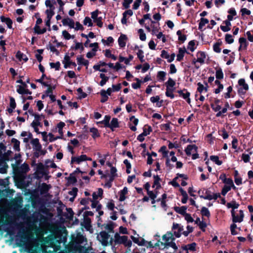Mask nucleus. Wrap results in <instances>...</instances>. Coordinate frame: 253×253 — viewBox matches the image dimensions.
<instances>
[{
    "mask_svg": "<svg viewBox=\"0 0 253 253\" xmlns=\"http://www.w3.org/2000/svg\"><path fill=\"white\" fill-rule=\"evenodd\" d=\"M57 243H60L56 234H52L44 238L40 235L37 238L28 241L25 244V250L28 253H47L46 248H55Z\"/></svg>",
    "mask_w": 253,
    "mask_h": 253,
    "instance_id": "nucleus-1",
    "label": "nucleus"
},
{
    "mask_svg": "<svg viewBox=\"0 0 253 253\" xmlns=\"http://www.w3.org/2000/svg\"><path fill=\"white\" fill-rule=\"evenodd\" d=\"M175 238L172 232H168L162 237L163 243L162 242V244H164L165 248L169 247L172 248L174 250L177 249V247L175 244L173 242Z\"/></svg>",
    "mask_w": 253,
    "mask_h": 253,
    "instance_id": "nucleus-2",
    "label": "nucleus"
},
{
    "mask_svg": "<svg viewBox=\"0 0 253 253\" xmlns=\"http://www.w3.org/2000/svg\"><path fill=\"white\" fill-rule=\"evenodd\" d=\"M231 215L232 221L234 223H240L243 221L244 214L242 210H240L238 212H236L234 210H232Z\"/></svg>",
    "mask_w": 253,
    "mask_h": 253,
    "instance_id": "nucleus-3",
    "label": "nucleus"
},
{
    "mask_svg": "<svg viewBox=\"0 0 253 253\" xmlns=\"http://www.w3.org/2000/svg\"><path fill=\"white\" fill-rule=\"evenodd\" d=\"M36 173L37 178L39 179L42 177L44 174H49V171L42 164L40 163L37 166Z\"/></svg>",
    "mask_w": 253,
    "mask_h": 253,
    "instance_id": "nucleus-4",
    "label": "nucleus"
},
{
    "mask_svg": "<svg viewBox=\"0 0 253 253\" xmlns=\"http://www.w3.org/2000/svg\"><path fill=\"white\" fill-rule=\"evenodd\" d=\"M173 235L177 238L180 237L183 231V226L181 224L173 223L172 227Z\"/></svg>",
    "mask_w": 253,
    "mask_h": 253,
    "instance_id": "nucleus-5",
    "label": "nucleus"
},
{
    "mask_svg": "<svg viewBox=\"0 0 253 253\" xmlns=\"http://www.w3.org/2000/svg\"><path fill=\"white\" fill-rule=\"evenodd\" d=\"M98 240L103 245L106 246L108 243L110 235L105 231H102L97 236Z\"/></svg>",
    "mask_w": 253,
    "mask_h": 253,
    "instance_id": "nucleus-6",
    "label": "nucleus"
},
{
    "mask_svg": "<svg viewBox=\"0 0 253 253\" xmlns=\"http://www.w3.org/2000/svg\"><path fill=\"white\" fill-rule=\"evenodd\" d=\"M31 144L32 145L34 149L41 152L42 154H44V152L42 150V146L39 142V139L32 138L31 141Z\"/></svg>",
    "mask_w": 253,
    "mask_h": 253,
    "instance_id": "nucleus-7",
    "label": "nucleus"
},
{
    "mask_svg": "<svg viewBox=\"0 0 253 253\" xmlns=\"http://www.w3.org/2000/svg\"><path fill=\"white\" fill-rule=\"evenodd\" d=\"M238 84L241 86L238 89L239 93L245 94L246 91L249 89L248 85L246 83L245 80L243 79H240L238 81Z\"/></svg>",
    "mask_w": 253,
    "mask_h": 253,
    "instance_id": "nucleus-8",
    "label": "nucleus"
},
{
    "mask_svg": "<svg viewBox=\"0 0 253 253\" xmlns=\"http://www.w3.org/2000/svg\"><path fill=\"white\" fill-rule=\"evenodd\" d=\"M177 92L179 94L180 96H182L183 99L186 100V101L187 102L188 104H190L191 103V99L189 97L190 95V93L188 92L186 89H183V90H178Z\"/></svg>",
    "mask_w": 253,
    "mask_h": 253,
    "instance_id": "nucleus-9",
    "label": "nucleus"
},
{
    "mask_svg": "<svg viewBox=\"0 0 253 253\" xmlns=\"http://www.w3.org/2000/svg\"><path fill=\"white\" fill-rule=\"evenodd\" d=\"M63 63L64 64V67L65 68H67L71 65H72L74 67L76 66V63L72 62L71 60L70 57L68 55H66L64 56V59L63 60Z\"/></svg>",
    "mask_w": 253,
    "mask_h": 253,
    "instance_id": "nucleus-10",
    "label": "nucleus"
},
{
    "mask_svg": "<svg viewBox=\"0 0 253 253\" xmlns=\"http://www.w3.org/2000/svg\"><path fill=\"white\" fill-rule=\"evenodd\" d=\"M44 117L42 115H36L35 116V120L31 123V126L32 127H38V126H42L40 121L42 119H44Z\"/></svg>",
    "mask_w": 253,
    "mask_h": 253,
    "instance_id": "nucleus-11",
    "label": "nucleus"
},
{
    "mask_svg": "<svg viewBox=\"0 0 253 253\" xmlns=\"http://www.w3.org/2000/svg\"><path fill=\"white\" fill-rule=\"evenodd\" d=\"M87 160H90V159H87L85 155H82L80 157H72L71 163H77V164H80L81 162Z\"/></svg>",
    "mask_w": 253,
    "mask_h": 253,
    "instance_id": "nucleus-12",
    "label": "nucleus"
},
{
    "mask_svg": "<svg viewBox=\"0 0 253 253\" xmlns=\"http://www.w3.org/2000/svg\"><path fill=\"white\" fill-rule=\"evenodd\" d=\"M197 59L196 61L193 60V62L194 63H196V62H199L201 64H203L205 62V60L206 59V54L205 52L203 51H199L197 53Z\"/></svg>",
    "mask_w": 253,
    "mask_h": 253,
    "instance_id": "nucleus-13",
    "label": "nucleus"
},
{
    "mask_svg": "<svg viewBox=\"0 0 253 253\" xmlns=\"http://www.w3.org/2000/svg\"><path fill=\"white\" fill-rule=\"evenodd\" d=\"M16 91L18 93L22 95L31 94L32 93L30 90L21 85H18L16 86Z\"/></svg>",
    "mask_w": 253,
    "mask_h": 253,
    "instance_id": "nucleus-14",
    "label": "nucleus"
},
{
    "mask_svg": "<svg viewBox=\"0 0 253 253\" xmlns=\"http://www.w3.org/2000/svg\"><path fill=\"white\" fill-rule=\"evenodd\" d=\"M187 155L190 156L197 151V147L195 145H189L185 150Z\"/></svg>",
    "mask_w": 253,
    "mask_h": 253,
    "instance_id": "nucleus-15",
    "label": "nucleus"
},
{
    "mask_svg": "<svg viewBox=\"0 0 253 253\" xmlns=\"http://www.w3.org/2000/svg\"><path fill=\"white\" fill-rule=\"evenodd\" d=\"M133 15V11L131 9H128L124 12L123 14V17L121 20L123 24H126L127 22L126 17L127 16H131Z\"/></svg>",
    "mask_w": 253,
    "mask_h": 253,
    "instance_id": "nucleus-16",
    "label": "nucleus"
},
{
    "mask_svg": "<svg viewBox=\"0 0 253 253\" xmlns=\"http://www.w3.org/2000/svg\"><path fill=\"white\" fill-rule=\"evenodd\" d=\"M91 219L88 217H84V221L81 223L87 230L90 231L91 228Z\"/></svg>",
    "mask_w": 253,
    "mask_h": 253,
    "instance_id": "nucleus-17",
    "label": "nucleus"
},
{
    "mask_svg": "<svg viewBox=\"0 0 253 253\" xmlns=\"http://www.w3.org/2000/svg\"><path fill=\"white\" fill-rule=\"evenodd\" d=\"M239 42L240 43L239 50L246 49L248 44L246 39L244 38H240L239 40Z\"/></svg>",
    "mask_w": 253,
    "mask_h": 253,
    "instance_id": "nucleus-18",
    "label": "nucleus"
},
{
    "mask_svg": "<svg viewBox=\"0 0 253 253\" xmlns=\"http://www.w3.org/2000/svg\"><path fill=\"white\" fill-rule=\"evenodd\" d=\"M62 22L63 25L64 26H68L70 28H74V21L68 17L63 19L62 21Z\"/></svg>",
    "mask_w": 253,
    "mask_h": 253,
    "instance_id": "nucleus-19",
    "label": "nucleus"
},
{
    "mask_svg": "<svg viewBox=\"0 0 253 253\" xmlns=\"http://www.w3.org/2000/svg\"><path fill=\"white\" fill-rule=\"evenodd\" d=\"M127 40V38L125 35H121L118 39L119 46L121 47H124L126 46Z\"/></svg>",
    "mask_w": 253,
    "mask_h": 253,
    "instance_id": "nucleus-20",
    "label": "nucleus"
},
{
    "mask_svg": "<svg viewBox=\"0 0 253 253\" xmlns=\"http://www.w3.org/2000/svg\"><path fill=\"white\" fill-rule=\"evenodd\" d=\"M115 238L116 241L120 243H126L127 240V237L126 236H120L118 233H116L115 235Z\"/></svg>",
    "mask_w": 253,
    "mask_h": 253,
    "instance_id": "nucleus-21",
    "label": "nucleus"
},
{
    "mask_svg": "<svg viewBox=\"0 0 253 253\" xmlns=\"http://www.w3.org/2000/svg\"><path fill=\"white\" fill-rule=\"evenodd\" d=\"M174 210L176 212L184 216L186 213L187 207L185 206L175 207H174Z\"/></svg>",
    "mask_w": 253,
    "mask_h": 253,
    "instance_id": "nucleus-22",
    "label": "nucleus"
},
{
    "mask_svg": "<svg viewBox=\"0 0 253 253\" xmlns=\"http://www.w3.org/2000/svg\"><path fill=\"white\" fill-rule=\"evenodd\" d=\"M201 192L202 194L200 196L201 198L209 200H212L211 194L210 193L209 191L207 190L206 191L205 195H204L203 191H202L201 190L199 191V194H200Z\"/></svg>",
    "mask_w": 253,
    "mask_h": 253,
    "instance_id": "nucleus-23",
    "label": "nucleus"
},
{
    "mask_svg": "<svg viewBox=\"0 0 253 253\" xmlns=\"http://www.w3.org/2000/svg\"><path fill=\"white\" fill-rule=\"evenodd\" d=\"M118 127H119L118 120L117 118H113L108 127H110L112 130H114V128Z\"/></svg>",
    "mask_w": 253,
    "mask_h": 253,
    "instance_id": "nucleus-24",
    "label": "nucleus"
},
{
    "mask_svg": "<svg viewBox=\"0 0 253 253\" xmlns=\"http://www.w3.org/2000/svg\"><path fill=\"white\" fill-rule=\"evenodd\" d=\"M103 190L101 188H98L97 191L92 194L93 199L96 200L99 197H102Z\"/></svg>",
    "mask_w": 253,
    "mask_h": 253,
    "instance_id": "nucleus-25",
    "label": "nucleus"
},
{
    "mask_svg": "<svg viewBox=\"0 0 253 253\" xmlns=\"http://www.w3.org/2000/svg\"><path fill=\"white\" fill-rule=\"evenodd\" d=\"M109 166L111 167L110 176L109 180L111 181H112L114 180V177L117 175V169H116V168L112 167L110 164H109Z\"/></svg>",
    "mask_w": 253,
    "mask_h": 253,
    "instance_id": "nucleus-26",
    "label": "nucleus"
},
{
    "mask_svg": "<svg viewBox=\"0 0 253 253\" xmlns=\"http://www.w3.org/2000/svg\"><path fill=\"white\" fill-rule=\"evenodd\" d=\"M51 188L50 185H47L46 183H42L40 187V191L42 194H45L48 192L49 189Z\"/></svg>",
    "mask_w": 253,
    "mask_h": 253,
    "instance_id": "nucleus-27",
    "label": "nucleus"
},
{
    "mask_svg": "<svg viewBox=\"0 0 253 253\" xmlns=\"http://www.w3.org/2000/svg\"><path fill=\"white\" fill-rule=\"evenodd\" d=\"M186 52V50L185 48H180L178 50V53L177 55V60L178 61H180L182 60L184 54Z\"/></svg>",
    "mask_w": 253,
    "mask_h": 253,
    "instance_id": "nucleus-28",
    "label": "nucleus"
},
{
    "mask_svg": "<svg viewBox=\"0 0 253 253\" xmlns=\"http://www.w3.org/2000/svg\"><path fill=\"white\" fill-rule=\"evenodd\" d=\"M77 60L79 65L87 66L89 63L88 61L84 59L82 56H78L77 58Z\"/></svg>",
    "mask_w": 253,
    "mask_h": 253,
    "instance_id": "nucleus-29",
    "label": "nucleus"
},
{
    "mask_svg": "<svg viewBox=\"0 0 253 253\" xmlns=\"http://www.w3.org/2000/svg\"><path fill=\"white\" fill-rule=\"evenodd\" d=\"M174 90V88L169 87V86H167L166 95L167 96L171 98H173L174 97V94H173V92Z\"/></svg>",
    "mask_w": 253,
    "mask_h": 253,
    "instance_id": "nucleus-30",
    "label": "nucleus"
},
{
    "mask_svg": "<svg viewBox=\"0 0 253 253\" xmlns=\"http://www.w3.org/2000/svg\"><path fill=\"white\" fill-rule=\"evenodd\" d=\"M127 188L126 187H124L121 192H120V201H123L126 199L125 195L127 194Z\"/></svg>",
    "mask_w": 253,
    "mask_h": 253,
    "instance_id": "nucleus-31",
    "label": "nucleus"
},
{
    "mask_svg": "<svg viewBox=\"0 0 253 253\" xmlns=\"http://www.w3.org/2000/svg\"><path fill=\"white\" fill-rule=\"evenodd\" d=\"M75 241L79 244H83L85 241L84 237L80 233H78L75 239Z\"/></svg>",
    "mask_w": 253,
    "mask_h": 253,
    "instance_id": "nucleus-32",
    "label": "nucleus"
},
{
    "mask_svg": "<svg viewBox=\"0 0 253 253\" xmlns=\"http://www.w3.org/2000/svg\"><path fill=\"white\" fill-rule=\"evenodd\" d=\"M29 170V166L24 163L19 168V171L23 173H26Z\"/></svg>",
    "mask_w": 253,
    "mask_h": 253,
    "instance_id": "nucleus-33",
    "label": "nucleus"
},
{
    "mask_svg": "<svg viewBox=\"0 0 253 253\" xmlns=\"http://www.w3.org/2000/svg\"><path fill=\"white\" fill-rule=\"evenodd\" d=\"M16 57L20 61L24 60L25 61H27L28 60L27 56L20 51L17 52L16 54Z\"/></svg>",
    "mask_w": 253,
    "mask_h": 253,
    "instance_id": "nucleus-34",
    "label": "nucleus"
},
{
    "mask_svg": "<svg viewBox=\"0 0 253 253\" xmlns=\"http://www.w3.org/2000/svg\"><path fill=\"white\" fill-rule=\"evenodd\" d=\"M198 88L197 90L200 93H202L205 91L206 92L208 91L207 87H205L203 84H202L201 83H198Z\"/></svg>",
    "mask_w": 253,
    "mask_h": 253,
    "instance_id": "nucleus-35",
    "label": "nucleus"
},
{
    "mask_svg": "<svg viewBox=\"0 0 253 253\" xmlns=\"http://www.w3.org/2000/svg\"><path fill=\"white\" fill-rule=\"evenodd\" d=\"M209 23L208 19L204 18H202L200 20V22L199 24V29L202 30L203 27L207 24Z\"/></svg>",
    "mask_w": 253,
    "mask_h": 253,
    "instance_id": "nucleus-36",
    "label": "nucleus"
},
{
    "mask_svg": "<svg viewBox=\"0 0 253 253\" xmlns=\"http://www.w3.org/2000/svg\"><path fill=\"white\" fill-rule=\"evenodd\" d=\"M227 206L228 208H232V210L235 211V209H236L239 207V205L236 202L233 201L230 203H228Z\"/></svg>",
    "mask_w": 253,
    "mask_h": 253,
    "instance_id": "nucleus-37",
    "label": "nucleus"
},
{
    "mask_svg": "<svg viewBox=\"0 0 253 253\" xmlns=\"http://www.w3.org/2000/svg\"><path fill=\"white\" fill-rule=\"evenodd\" d=\"M210 159L218 166L221 165L222 163V161L219 160V158L217 156H211Z\"/></svg>",
    "mask_w": 253,
    "mask_h": 253,
    "instance_id": "nucleus-38",
    "label": "nucleus"
},
{
    "mask_svg": "<svg viewBox=\"0 0 253 253\" xmlns=\"http://www.w3.org/2000/svg\"><path fill=\"white\" fill-rule=\"evenodd\" d=\"M201 214L203 216L209 217L210 216V212L208 208L203 207L201 210Z\"/></svg>",
    "mask_w": 253,
    "mask_h": 253,
    "instance_id": "nucleus-39",
    "label": "nucleus"
},
{
    "mask_svg": "<svg viewBox=\"0 0 253 253\" xmlns=\"http://www.w3.org/2000/svg\"><path fill=\"white\" fill-rule=\"evenodd\" d=\"M176 34H177V36H178V40L179 41H180L182 42H184L186 40V36L184 35H182L181 31L178 30Z\"/></svg>",
    "mask_w": 253,
    "mask_h": 253,
    "instance_id": "nucleus-40",
    "label": "nucleus"
},
{
    "mask_svg": "<svg viewBox=\"0 0 253 253\" xmlns=\"http://www.w3.org/2000/svg\"><path fill=\"white\" fill-rule=\"evenodd\" d=\"M90 132L92 133V136L94 138H95L96 137H97L99 136L98 130L94 127L91 128L90 129Z\"/></svg>",
    "mask_w": 253,
    "mask_h": 253,
    "instance_id": "nucleus-41",
    "label": "nucleus"
},
{
    "mask_svg": "<svg viewBox=\"0 0 253 253\" xmlns=\"http://www.w3.org/2000/svg\"><path fill=\"white\" fill-rule=\"evenodd\" d=\"M101 95L102 96V99H101V102H106L108 97V96L106 95V92L105 90H102L100 92Z\"/></svg>",
    "mask_w": 253,
    "mask_h": 253,
    "instance_id": "nucleus-42",
    "label": "nucleus"
},
{
    "mask_svg": "<svg viewBox=\"0 0 253 253\" xmlns=\"http://www.w3.org/2000/svg\"><path fill=\"white\" fill-rule=\"evenodd\" d=\"M215 77L217 79H222L223 78V74L221 69L216 70Z\"/></svg>",
    "mask_w": 253,
    "mask_h": 253,
    "instance_id": "nucleus-43",
    "label": "nucleus"
},
{
    "mask_svg": "<svg viewBox=\"0 0 253 253\" xmlns=\"http://www.w3.org/2000/svg\"><path fill=\"white\" fill-rule=\"evenodd\" d=\"M110 120V117L109 116H105L104 120L100 123L103 124L106 127H108L109 126V121Z\"/></svg>",
    "mask_w": 253,
    "mask_h": 253,
    "instance_id": "nucleus-44",
    "label": "nucleus"
},
{
    "mask_svg": "<svg viewBox=\"0 0 253 253\" xmlns=\"http://www.w3.org/2000/svg\"><path fill=\"white\" fill-rule=\"evenodd\" d=\"M12 142L13 143L14 148L16 150L19 151L20 150V147H19L20 142H19V141L18 140H17L16 139L12 138Z\"/></svg>",
    "mask_w": 253,
    "mask_h": 253,
    "instance_id": "nucleus-45",
    "label": "nucleus"
},
{
    "mask_svg": "<svg viewBox=\"0 0 253 253\" xmlns=\"http://www.w3.org/2000/svg\"><path fill=\"white\" fill-rule=\"evenodd\" d=\"M84 25H88L89 27L92 26L93 25L91 19L88 17H86L84 18Z\"/></svg>",
    "mask_w": 253,
    "mask_h": 253,
    "instance_id": "nucleus-46",
    "label": "nucleus"
},
{
    "mask_svg": "<svg viewBox=\"0 0 253 253\" xmlns=\"http://www.w3.org/2000/svg\"><path fill=\"white\" fill-rule=\"evenodd\" d=\"M166 73L164 71H159L157 75V78L159 79V80L164 81L165 79Z\"/></svg>",
    "mask_w": 253,
    "mask_h": 253,
    "instance_id": "nucleus-47",
    "label": "nucleus"
},
{
    "mask_svg": "<svg viewBox=\"0 0 253 253\" xmlns=\"http://www.w3.org/2000/svg\"><path fill=\"white\" fill-rule=\"evenodd\" d=\"M138 33L139 34V38L142 41H145L146 40V35L144 33L143 30L142 29L138 30Z\"/></svg>",
    "mask_w": 253,
    "mask_h": 253,
    "instance_id": "nucleus-48",
    "label": "nucleus"
},
{
    "mask_svg": "<svg viewBox=\"0 0 253 253\" xmlns=\"http://www.w3.org/2000/svg\"><path fill=\"white\" fill-rule=\"evenodd\" d=\"M166 84L167 86L173 88V86L175 85V82L171 78H169Z\"/></svg>",
    "mask_w": 253,
    "mask_h": 253,
    "instance_id": "nucleus-49",
    "label": "nucleus"
},
{
    "mask_svg": "<svg viewBox=\"0 0 253 253\" xmlns=\"http://www.w3.org/2000/svg\"><path fill=\"white\" fill-rule=\"evenodd\" d=\"M186 231H183L182 232V234H183L185 236H187L188 234L190 233H191L193 230V227L190 225H187L186 227Z\"/></svg>",
    "mask_w": 253,
    "mask_h": 253,
    "instance_id": "nucleus-50",
    "label": "nucleus"
},
{
    "mask_svg": "<svg viewBox=\"0 0 253 253\" xmlns=\"http://www.w3.org/2000/svg\"><path fill=\"white\" fill-rule=\"evenodd\" d=\"M225 41L228 43L231 44L233 42L234 39L231 35L226 34L225 36Z\"/></svg>",
    "mask_w": 253,
    "mask_h": 253,
    "instance_id": "nucleus-51",
    "label": "nucleus"
},
{
    "mask_svg": "<svg viewBox=\"0 0 253 253\" xmlns=\"http://www.w3.org/2000/svg\"><path fill=\"white\" fill-rule=\"evenodd\" d=\"M137 55L138 58L140 59L141 62L144 61V55H143V51L141 49H138V52L137 53Z\"/></svg>",
    "mask_w": 253,
    "mask_h": 253,
    "instance_id": "nucleus-52",
    "label": "nucleus"
},
{
    "mask_svg": "<svg viewBox=\"0 0 253 253\" xmlns=\"http://www.w3.org/2000/svg\"><path fill=\"white\" fill-rule=\"evenodd\" d=\"M62 35L66 40H69L71 38H74V36H72L67 31L64 30L62 32Z\"/></svg>",
    "mask_w": 253,
    "mask_h": 253,
    "instance_id": "nucleus-53",
    "label": "nucleus"
},
{
    "mask_svg": "<svg viewBox=\"0 0 253 253\" xmlns=\"http://www.w3.org/2000/svg\"><path fill=\"white\" fill-rule=\"evenodd\" d=\"M220 43L219 42L214 43L213 46V50L217 53L220 52L221 48H220Z\"/></svg>",
    "mask_w": 253,
    "mask_h": 253,
    "instance_id": "nucleus-54",
    "label": "nucleus"
},
{
    "mask_svg": "<svg viewBox=\"0 0 253 253\" xmlns=\"http://www.w3.org/2000/svg\"><path fill=\"white\" fill-rule=\"evenodd\" d=\"M50 66L51 68H55L56 70H59L60 66V63L59 62L50 63Z\"/></svg>",
    "mask_w": 253,
    "mask_h": 253,
    "instance_id": "nucleus-55",
    "label": "nucleus"
},
{
    "mask_svg": "<svg viewBox=\"0 0 253 253\" xmlns=\"http://www.w3.org/2000/svg\"><path fill=\"white\" fill-rule=\"evenodd\" d=\"M184 217L185 219L187 221L188 223L193 222L194 221L193 218L191 216V215L189 213H186L184 215Z\"/></svg>",
    "mask_w": 253,
    "mask_h": 253,
    "instance_id": "nucleus-56",
    "label": "nucleus"
},
{
    "mask_svg": "<svg viewBox=\"0 0 253 253\" xmlns=\"http://www.w3.org/2000/svg\"><path fill=\"white\" fill-rule=\"evenodd\" d=\"M223 183L225 184V185L231 188L234 186L233 182L231 178H227Z\"/></svg>",
    "mask_w": 253,
    "mask_h": 253,
    "instance_id": "nucleus-57",
    "label": "nucleus"
},
{
    "mask_svg": "<svg viewBox=\"0 0 253 253\" xmlns=\"http://www.w3.org/2000/svg\"><path fill=\"white\" fill-rule=\"evenodd\" d=\"M133 0H124L123 5L126 9L129 7L130 4L132 2Z\"/></svg>",
    "mask_w": 253,
    "mask_h": 253,
    "instance_id": "nucleus-58",
    "label": "nucleus"
},
{
    "mask_svg": "<svg viewBox=\"0 0 253 253\" xmlns=\"http://www.w3.org/2000/svg\"><path fill=\"white\" fill-rule=\"evenodd\" d=\"M156 36L158 39H161L163 42H166V39L165 36L163 34L162 32H160L156 34Z\"/></svg>",
    "mask_w": 253,
    "mask_h": 253,
    "instance_id": "nucleus-59",
    "label": "nucleus"
},
{
    "mask_svg": "<svg viewBox=\"0 0 253 253\" xmlns=\"http://www.w3.org/2000/svg\"><path fill=\"white\" fill-rule=\"evenodd\" d=\"M47 167H50L52 168H56L57 167L56 164L52 161L48 160L45 162Z\"/></svg>",
    "mask_w": 253,
    "mask_h": 253,
    "instance_id": "nucleus-60",
    "label": "nucleus"
},
{
    "mask_svg": "<svg viewBox=\"0 0 253 253\" xmlns=\"http://www.w3.org/2000/svg\"><path fill=\"white\" fill-rule=\"evenodd\" d=\"M91 207L93 208H97V209H99L100 208L101 206L100 205H98V203L96 200H91Z\"/></svg>",
    "mask_w": 253,
    "mask_h": 253,
    "instance_id": "nucleus-61",
    "label": "nucleus"
},
{
    "mask_svg": "<svg viewBox=\"0 0 253 253\" xmlns=\"http://www.w3.org/2000/svg\"><path fill=\"white\" fill-rule=\"evenodd\" d=\"M114 41L113 38L112 37H109L106 40L104 39L102 40V42L105 43L106 44H109L111 43H112Z\"/></svg>",
    "mask_w": 253,
    "mask_h": 253,
    "instance_id": "nucleus-62",
    "label": "nucleus"
},
{
    "mask_svg": "<svg viewBox=\"0 0 253 253\" xmlns=\"http://www.w3.org/2000/svg\"><path fill=\"white\" fill-rule=\"evenodd\" d=\"M194 46L195 42L193 41H191L188 43V48L193 52L195 50Z\"/></svg>",
    "mask_w": 253,
    "mask_h": 253,
    "instance_id": "nucleus-63",
    "label": "nucleus"
},
{
    "mask_svg": "<svg viewBox=\"0 0 253 253\" xmlns=\"http://www.w3.org/2000/svg\"><path fill=\"white\" fill-rule=\"evenodd\" d=\"M246 35L248 37V40L253 42V31H248L247 32Z\"/></svg>",
    "mask_w": 253,
    "mask_h": 253,
    "instance_id": "nucleus-64",
    "label": "nucleus"
}]
</instances>
